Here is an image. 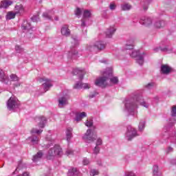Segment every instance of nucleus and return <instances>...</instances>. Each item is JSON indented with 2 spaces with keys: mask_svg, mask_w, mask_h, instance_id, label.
<instances>
[{
  "mask_svg": "<svg viewBox=\"0 0 176 176\" xmlns=\"http://www.w3.org/2000/svg\"><path fill=\"white\" fill-rule=\"evenodd\" d=\"M138 104L144 107V108H149V103L144 101V98L141 93L137 91L131 94V96L124 100L123 112L126 115H135L137 109H138Z\"/></svg>",
  "mask_w": 176,
  "mask_h": 176,
  "instance_id": "nucleus-1",
  "label": "nucleus"
},
{
  "mask_svg": "<svg viewBox=\"0 0 176 176\" xmlns=\"http://www.w3.org/2000/svg\"><path fill=\"white\" fill-rule=\"evenodd\" d=\"M135 43V40H134V38L128 39L122 50L123 52L128 53L130 57L135 58L137 64L139 65H144V58L146 56V54L145 52H141L140 50H134Z\"/></svg>",
  "mask_w": 176,
  "mask_h": 176,
  "instance_id": "nucleus-2",
  "label": "nucleus"
},
{
  "mask_svg": "<svg viewBox=\"0 0 176 176\" xmlns=\"http://www.w3.org/2000/svg\"><path fill=\"white\" fill-rule=\"evenodd\" d=\"M36 121L38 122V127H39V129L33 128L31 130L32 135L28 138V141H30L32 145H38V144H39L41 138L38 135L43 131L42 129L45 127V124H46L47 120L43 116H40L36 119ZM35 134H37L38 135H36Z\"/></svg>",
  "mask_w": 176,
  "mask_h": 176,
  "instance_id": "nucleus-3",
  "label": "nucleus"
},
{
  "mask_svg": "<svg viewBox=\"0 0 176 176\" xmlns=\"http://www.w3.org/2000/svg\"><path fill=\"white\" fill-rule=\"evenodd\" d=\"M112 74H113V69H112V67H107L102 73V75H103V76L99 77L96 80V86L102 88L107 87L108 86V82H107V80H108V78H111V76H112Z\"/></svg>",
  "mask_w": 176,
  "mask_h": 176,
  "instance_id": "nucleus-4",
  "label": "nucleus"
},
{
  "mask_svg": "<svg viewBox=\"0 0 176 176\" xmlns=\"http://www.w3.org/2000/svg\"><path fill=\"white\" fill-rule=\"evenodd\" d=\"M63 155V148L59 145H55L51 148L47 154V159H52L55 156H61Z\"/></svg>",
  "mask_w": 176,
  "mask_h": 176,
  "instance_id": "nucleus-5",
  "label": "nucleus"
},
{
  "mask_svg": "<svg viewBox=\"0 0 176 176\" xmlns=\"http://www.w3.org/2000/svg\"><path fill=\"white\" fill-rule=\"evenodd\" d=\"M138 135H140L138 134V131L135 128H134V126L131 125H129L127 126L125 138L128 141H131L133 138H135V137H138Z\"/></svg>",
  "mask_w": 176,
  "mask_h": 176,
  "instance_id": "nucleus-6",
  "label": "nucleus"
},
{
  "mask_svg": "<svg viewBox=\"0 0 176 176\" xmlns=\"http://www.w3.org/2000/svg\"><path fill=\"white\" fill-rule=\"evenodd\" d=\"M6 104L8 111H14L20 107V101L16 97H10Z\"/></svg>",
  "mask_w": 176,
  "mask_h": 176,
  "instance_id": "nucleus-7",
  "label": "nucleus"
},
{
  "mask_svg": "<svg viewBox=\"0 0 176 176\" xmlns=\"http://www.w3.org/2000/svg\"><path fill=\"white\" fill-rule=\"evenodd\" d=\"M96 49H98V50L105 49V43L103 41H96L94 45L89 44L87 47L88 52H96Z\"/></svg>",
  "mask_w": 176,
  "mask_h": 176,
  "instance_id": "nucleus-8",
  "label": "nucleus"
},
{
  "mask_svg": "<svg viewBox=\"0 0 176 176\" xmlns=\"http://www.w3.org/2000/svg\"><path fill=\"white\" fill-rule=\"evenodd\" d=\"M31 23H28L27 21H24L21 25V29L23 32H27L26 36L28 38H34V34H32V30H31Z\"/></svg>",
  "mask_w": 176,
  "mask_h": 176,
  "instance_id": "nucleus-9",
  "label": "nucleus"
},
{
  "mask_svg": "<svg viewBox=\"0 0 176 176\" xmlns=\"http://www.w3.org/2000/svg\"><path fill=\"white\" fill-rule=\"evenodd\" d=\"M82 140L87 144H91V142H94V141H96L94 133H93L91 129L87 130V132L82 136Z\"/></svg>",
  "mask_w": 176,
  "mask_h": 176,
  "instance_id": "nucleus-10",
  "label": "nucleus"
},
{
  "mask_svg": "<svg viewBox=\"0 0 176 176\" xmlns=\"http://www.w3.org/2000/svg\"><path fill=\"white\" fill-rule=\"evenodd\" d=\"M90 17H91V10H83L82 19L81 20V27H86V21H87V19H90Z\"/></svg>",
  "mask_w": 176,
  "mask_h": 176,
  "instance_id": "nucleus-11",
  "label": "nucleus"
},
{
  "mask_svg": "<svg viewBox=\"0 0 176 176\" xmlns=\"http://www.w3.org/2000/svg\"><path fill=\"white\" fill-rule=\"evenodd\" d=\"M69 100V96L67 94L60 96L58 100L59 108H63V107L68 105Z\"/></svg>",
  "mask_w": 176,
  "mask_h": 176,
  "instance_id": "nucleus-12",
  "label": "nucleus"
},
{
  "mask_svg": "<svg viewBox=\"0 0 176 176\" xmlns=\"http://www.w3.org/2000/svg\"><path fill=\"white\" fill-rule=\"evenodd\" d=\"M14 12L18 16H21L25 13V7H24V6L22 4H17L14 7Z\"/></svg>",
  "mask_w": 176,
  "mask_h": 176,
  "instance_id": "nucleus-13",
  "label": "nucleus"
},
{
  "mask_svg": "<svg viewBox=\"0 0 176 176\" xmlns=\"http://www.w3.org/2000/svg\"><path fill=\"white\" fill-rule=\"evenodd\" d=\"M140 24L144 25V27H149L152 25V19L148 16H143L139 21Z\"/></svg>",
  "mask_w": 176,
  "mask_h": 176,
  "instance_id": "nucleus-14",
  "label": "nucleus"
},
{
  "mask_svg": "<svg viewBox=\"0 0 176 176\" xmlns=\"http://www.w3.org/2000/svg\"><path fill=\"white\" fill-rule=\"evenodd\" d=\"M60 34L63 36L68 37L71 35V30L68 25H63L60 28Z\"/></svg>",
  "mask_w": 176,
  "mask_h": 176,
  "instance_id": "nucleus-15",
  "label": "nucleus"
},
{
  "mask_svg": "<svg viewBox=\"0 0 176 176\" xmlns=\"http://www.w3.org/2000/svg\"><path fill=\"white\" fill-rule=\"evenodd\" d=\"M43 80L44 82V83H43V88L45 92L48 91V90L50 89V87L53 86V81L48 78L43 79Z\"/></svg>",
  "mask_w": 176,
  "mask_h": 176,
  "instance_id": "nucleus-16",
  "label": "nucleus"
},
{
  "mask_svg": "<svg viewBox=\"0 0 176 176\" xmlns=\"http://www.w3.org/2000/svg\"><path fill=\"white\" fill-rule=\"evenodd\" d=\"M173 71V68L168 65H161V74L164 75H168Z\"/></svg>",
  "mask_w": 176,
  "mask_h": 176,
  "instance_id": "nucleus-17",
  "label": "nucleus"
},
{
  "mask_svg": "<svg viewBox=\"0 0 176 176\" xmlns=\"http://www.w3.org/2000/svg\"><path fill=\"white\" fill-rule=\"evenodd\" d=\"M0 82H2L3 83H5L6 85H8L9 83V77L6 74H5V72L3 70L0 69Z\"/></svg>",
  "mask_w": 176,
  "mask_h": 176,
  "instance_id": "nucleus-18",
  "label": "nucleus"
},
{
  "mask_svg": "<svg viewBox=\"0 0 176 176\" xmlns=\"http://www.w3.org/2000/svg\"><path fill=\"white\" fill-rule=\"evenodd\" d=\"M90 84L82 83V82H76L74 86V89H90Z\"/></svg>",
  "mask_w": 176,
  "mask_h": 176,
  "instance_id": "nucleus-19",
  "label": "nucleus"
},
{
  "mask_svg": "<svg viewBox=\"0 0 176 176\" xmlns=\"http://www.w3.org/2000/svg\"><path fill=\"white\" fill-rule=\"evenodd\" d=\"M54 14V10L46 11L43 13V17L45 20H52V16Z\"/></svg>",
  "mask_w": 176,
  "mask_h": 176,
  "instance_id": "nucleus-20",
  "label": "nucleus"
},
{
  "mask_svg": "<svg viewBox=\"0 0 176 176\" xmlns=\"http://www.w3.org/2000/svg\"><path fill=\"white\" fill-rule=\"evenodd\" d=\"M116 32V28H115V25L110 26L106 31V36L107 38H111L112 35L115 34Z\"/></svg>",
  "mask_w": 176,
  "mask_h": 176,
  "instance_id": "nucleus-21",
  "label": "nucleus"
},
{
  "mask_svg": "<svg viewBox=\"0 0 176 176\" xmlns=\"http://www.w3.org/2000/svg\"><path fill=\"white\" fill-rule=\"evenodd\" d=\"M153 50L155 52H159L160 50H161V52H166V53H171V52H173V48L170 47L168 46H166L165 47H156L153 49Z\"/></svg>",
  "mask_w": 176,
  "mask_h": 176,
  "instance_id": "nucleus-22",
  "label": "nucleus"
},
{
  "mask_svg": "<svg viewBox=\"0 0 176 176\" xmlns=\"http://www.w3.org/2000/svg\"><path fill=\"white\" fill-rule=\"evenodd\" d=\"M67 58H78V51H76V50H75L74 48H71V50L68 53Z\"/></svg>",
  "mask_w": 176,
  "mask_h": 176,
  "instance_id": "nucleus-23",
  "label": "nucleus"
},
{
  "mask_svg": "<svg viewBox=\"0 0 176 176\" xmlns=\"http://www.w3.org/2000/svg\"><path fill=\"white\" fill-rule=\"evenodd\" d=\"M43 157V151H39L38 152H37L36 154L33 155L32 162L34 163H36V162H39V160H41V159H42Z\"/></svg>",
  "mask_w": 176,
  "mask_h": 176,
  "instance_id": "nucleus-24",
  "label": "nucleus"
},
{
  "mask_svg": "<svg viewBox=\"0 0 176 176\" xmlns=\"http://www.w3.org/2000/svg\"><path fill=\"white\" fill-rule=\"evenodd\" d=\"M10 80L12 82H16L15 84H14L15 87H19V86H20V85H21L20 81H19L20 78H19L16 75L11 74L10 76Z\"/></svg>",
  "mask_w": 176,
  "mask_h": 176,
  "instance_id": "nucleus-25",
  "label": "nucleus"
},
{
  "mask_svg": "<svg viewBox=\"0 0 176 176\" xmlns=\"http://www.w3.org/2000/svg\"><path fill=\"white\" fill-rule=\"evenodd\" d=\"M87 116V114L86 112L77 113H76V118H74V120H76V122H80L83 118H86Z\"/></svg>",
  "mask_w": 176,
  "mask_h": 176,
  "instance_id": "nucleus-26",
  "label": "nucleus"
},
{
  "mask_svg": "<svg viewBox=\"0 0 176 176\" xmlns=\"http://www.w3.org/2000/svg\"><path fill=\"white\" fill-rule=\"evenodd\" d=\"M73 129L71 127L67 128L66 129V140L67 141V142H69V141H71V138H72V131H73Z\"/></svg>",
  "mask_w": 176,
  "mask_h": 176,
  "instance_id": "nucleus-27",
  "label": "nucleus"
},
{
  "mask_svg": "<svg viewBox=\"0 0 176 176\" xmlns=\"http://www.w3.org/2000/svg\"><path fill=\"white\" fill-rule=\"evenodd\" d=\"M146 124V122L145 120H140L138 124V131L142 133L144 130H145V126Z\"/></svg>",
  "mask_w": 176,
  "mask_h": 176,
  "instance_id": "nucleus-28",
  "label": "nucleus"
},
{
  "mask_svg": "<svg viewBox=\"0 0 176 176\" xmlns=\"http://www.w3.org/2000/svg\"><path fill=\"white\" fill-rule=\"evenodd\" d=\"M13 4V1L10 0H4L1 1V7L3 8L4 9H6L7 8H9L10 5Z\"/></svg>",
  "mask_w": 176,
  "mask_h": 176,
  "instance_id": "nucleus-29",
  "label": "nucleus"
},
{
  "mask_svg": "<svg viewBox=\"0 0 176 176\" xmlns=\"http://www.w3.org/2000/svg\"><path fill=\"white\" fill-rule=\"evenodd\" d=\"M133 6L130 5L129 3H124L121 5V10L126 12L129 10H131Z\"/></svg>",
  "mask_w": 176,
  "mask_h": 176,
  "instance_id": "nucleus-30",
  "label": "nucleus"
},
{
  "mask_svg": "<svg viewBox=\"0 0 176 176\" xmlns=\"http://www.w3.org/2000/svg\"><path fill=\"white\" fill-rule=\"evenodd\" d=\"M78 45H79V38H78V36H72V47H76V46H78Z\"/></svg>",
  "mask_w": 176,
  "mask_h": 176,
  "instance_id": "nucleus-31",
  "label": "nucleus"
},
{
  "mask_svg": "<svg viewBox=\"0 0 176 176\" xmlns=\"http://www.w3.org/2000/svg\"><path fill=\"white\" fill-rule=\"evenodd\" d=\"M153 176H162V173L159 171V166L154 165L153 166Z\"/></svg>",
  "mask_w": 176,
  "mask_h": 176,
  "instance_id": "nucleus-32",
  "label": "nucleus"
},
{
  "mask_svg": "<svg viewBox=\"0 0 176 176\" xmlns=\"http://www.w3.org/2000/svg\"><path fill=\"white\" fill-rule=\"evenodd\" d=\"M16 14H17L15 12H13V11L8 12L6 16V20H12L14 19Z\"/></svg>",
  "mask_w": 176,
  "mask_h": 176,
  "instance_id": "nucleus-33",
  "label": "nucleus"
},
{
  "mask_svg": "<svg viewBox=\"0 0 176 176\" xmlns=\"http://www.w3.org/2000/svg\"><path fill=\"white\" fill-rule=\"evenodd\" d=\"M79 172L76 168H73L69 170L68 176H78Z\"/></svg>",
  "mask_w": 176,
  "mask_h": 176,
  "instance_id": "nucleus-34",
  "label": "nucleus"
},
{
  "mask_svg": "<svg viewBox=\"0 0 176 176\" xmlns=\"http://www.w3.org/2000/svg\"><path fill=\"white\" fill-rule=\"evenodd\" d=\"M165 24L166 23H165L164 21H158L155 22V27L156 28H162V27H164Z\"/></svg>",
  "mask_w": 176,
  "mask_h": 176,
  "instance_id": "nucleus-35",
  "label": "nucleus"
},
{
  "mask_svg": "<svg viewBox=\"0 0 176 176\" xmlns=\"http://www.w3.org/2000/svg\"><path fill=\"white\" fill-rule=\"evenodd\" d=\"M82 13H83V10L79 8H77L74 11V14L80 19V16H82Z\"/></svg>",
  "mask_w": 176,
  "mask_h": 176,
  "instance_id": "nucleus-36",
  "label": "nucleus"
},
{
  "mask_svg": "<svg viewBox=\"0 0 176 176\" xmlns=\"http://www.w3.org/2000/svg\"><path fill=\"white\" fill-rule=\"evenodd\" d=\"M47 141H48L49 142H50V144H47L45 146L47 148H50L52 146V145H53V144H54V138H53V137L51 138H47Z\"/></svg>",
  "mask_w": 176,
  "mask_h": 176,
  "instance_id": "nucleus-37",
  "label": "nucleus"
},
{
  "mask_svg": "<svg viewBox=\"0 0 176 176\" xmlns=\"http://www.w3.org/2000/svg\"><path fill=\"white\" fill-rule=\"evenodd\" d=\"M118 82L119 78H118V77H111L110 78V83H111V85H118Z\"/></svg>",
  "mask_w": 176,
  "mask_h": 176,
  "instance_id": "nucleus-38",
  "label": "nucleus"
},
{
  "mask_svg": "<svg viewBox=\"0 0 176 176\" xmlns=\"http://www.w3.org/2000/svg\"><path fill=\"white\" fill-rule=\"evenodd\" d=\"M100 151H101V147L95 146L93 148V155H98V153H100Z\"/></svg>",
  "mask_w": 176,
  "mask_h": 176,
  "instance_id": "nucleus-39",
  "label": "nucleus"
},
{
  "mask_svg": "<svg viewBox=\"0 0 176 176\" xmlns=\"http://www.w3.org/2000/svg\"><path fill=\"white\" fill-rule=\"evenodd\" d=\"M144 87L147 89L148 90H151V89H153L155 87V82H149L146 84Z\"/></svg>",
  "mask_w": 176,
  "mask_h": 176,
  "instance_id": "nucleus-40",
  "label": "nucleus"
},
{
  "mask_svg": "<svg viewBox=\"0 0 176 176\" xmlns=\"http://www.w3.org/2000/svg\"><path fill=\"white\" fill-rule=\"evenodd\" d=\"M96 146L101 148V146H102V139H101V138H97L96 141Z\"/></svg>",
  "mask_w": 176,
  "mask_h": 176,
  "instance_id": "nucleus-41",
  "label": "nucleus"
},
{
  "mask_svg": "<svg viewBox=\"0 0 176 176\" xmlns=\"http://www.w3.org/2000/svg\"><path fill=\"white\" fill-rule=\"evenodd\" d=\"M32 21H33V23H36L38 21H39V14H37L36 15H34L32 17Z\"/></svg>",
  "mask_w": 176,
  "mask_h": 176,
  "instance_id": "nucleus-42",
  "label": "nucleus"
},
{
  "mask_svg": "<svg viewBox=\"0 0 176 176\" xmlns=\"http://www.w3.org/2000/svg\"><path fill=\"white\" fill-rule=\"evenodd\" d=\"M15 50L16 53H23L24 52V49H23V47H21V46L19 45L15 46Z\"/></svg>",
  "mask_w": 176,
  "mask_h": 176,
  "instance_id": "nucleus-43",
  "label": "nucleus"
},
{
  "mask_svg": "<svg viewBox=\"0 0 176 176\" xmlns=\"http://www.w3.org/2000/svg\"><path fill=\"white\" fill-rule=\"evenodd\" d=\"M85 126H87V127H91V126H93V120H87V121L85 122Z\"/></svg>",
  "mask_w": 176,
  "mask_h": 176,
  "instance_id": "nucleus-44",
  "label": "nucleus"
},
{
  "mask_svg": "<svg viewBox=\"0 0 176 176\" xmlns=\"http://www.w3.org/2000/svg\"><path fill=\"white\" fill-rule=\"evenodd\" d=\"M99 173H100L98 172V170H97V169H92V170H91L90 175L91 176L98 175Z\"/></svg>",
  "mask_w": 176,
  "mask_h": 176,
  "instance_id": "nucleus-45",
  "label": "nucleus"
},
{
  "mask_svg": "<svg viewBox=\"0 0 176 176\" xmlns=\"http://www.w3.org/2000/svg\"><path fill=\"white\" fill-rule=\"evenodd\" d=\"M171 116L173 118H175L176 117V106H173L172 107V110H171Z\"/></svg>",
  "mask_w": 176,
  "mask_h": 176,
  "instance_id": "nucleus-46",
  "label": "nucleus"
},
{
  "mask_svg": "<svg viewBox=\"0 0 176 176\" xmlns=\"http://www.w3.org/2000/svg\"><path fill=\"white\" fill-rule=\"evenodd\" d=\"M97 96H98V93H97L96 91H94L89 94V98H94V97H97Z\"/></svg>",
  "mask_w": 176,
  "mask_h": 176,
  "instance_id": "nucleus-47",
  "label": "nucleus"
},
{
  "mask_svg": "<svg viewBox=\"0 0 176 176\" xmlns=\"http://www.w3.org/2000/svg\"><path fill=\"white\" fill-rule=\"evenodd\" d=\"M125 176H137V175L133 171H126L125 172Z\"/></svg>",
  "mask_w": 176,
  "mask_h": 176,
  "instance_id": "nucleus-48",
  "label": "nucleus"
},
{
  "mask_svg": "<svg viewBox=\"0 0 176 176\" xmlns=\"http://www.w3.org/2000/svg\"><path fill=\"white\" fill-rule=\"evenodd\" d=\"M109 9L110 10H115V9H116V4L113 3H111L109 5Z\"/></svg>",
  "mask_w": 176,
  "mask_h": 176,
  "instance_id": "nucleus-49",
  "label": "nucleus"
},
{
  "mask_svg": "<svg viewBox=\"0 0 176 176\" xmlns=\"http://www.w3.org/2000/svg\"><path fill=\"white\" fill-rule=\"evenodd\" d=\"M90 163V160H89V159L87 158H84L82 160V164H84V166H87V164H89Z\"/></svg>",
  "mask_w": 176,
  "mask_h": 176,
  "instance_id": "nucleus-50",
  "label": "nucleus"
},
{
  "mask_svg": "<svg viewBox=\"0 0 176 176\" xmlns=\"http://www.w3.org/2000/svg\"><path fill=\"white\" fill-rule=\"evenodd\" d=\"M174 151V148H173V147L171 146H168L166 150V153H171V152H173Z\"/></svg>",
  "mask_w": 176,
  "mask_h": 176,
  "instance_id": "nucleus-51",
  "label": "nucleus"
},
{
  "mask_svg": "<svg viewBox=\"0 0 176 176\" xmlns=\"http://www.w3.org/2000/svg\"><path fill=\"white\" fill-rule=\"evenodd\" d=\"M74 153V151L72 149H67L66 151V154L67 156H69L70 155H72Z\"/></svg>",
  "mask_w": 176,
  "mask_h": 176,
  "instance_id": "nucleus-52",
  "label": "nucleus"
},
{
  "mask_svg": "<svg viewBox=\"0 0 176 176\" xmlns=\"http://www.w3.org/2000/svg\"><path fill=\"white\" fill-rule=\"evenodd\" d=\"M84 76H85V72H80V76H79L80 80H82V79H83Z\"/></svg>",
  "mask_w": 176,
  "mask_h": 176,
  "instance_id": "nucleus-53",
  "label": "nucleus"
},
{
  "mask_svg": "<svg viewBox=\"0 0 176 176\" xmlns=\"http://www.w3.org/2000/svg\"><path fill=\"white\" fill-rule=\"evenodd\" d=\"M170 123H171L172 124H175V123H176V119L175 118H171L170 120Z\"/></svg>",
  "mask_w": 176,
  "mask_h": 176,
  "instance_id": "nucleus-54",
  "label": "nucleus"
},
{
  "mask_svg": "<svg viewBox=\"0 0 176 176\" xmlns=\"http://www.w3.org/2000/svg\"><path fill=\"white\" fill-rule=\"evenodd\" d=\"M100 61V63H103L104 64H107L108 63V60H101Z\"/></svg>",
  "mask_w": 176,
  "mask_h": 176,
  "instance_id": "nucleus-55",
  "label": "nucleus"
},
{
  "mask_svg": "<svg viewBox=\"0 0 176 176\" xmlns=\"http://www.w3.org/2000/svg\"><path fill=\"white\" fill-rule=\"evenodd\" d=\"M144 10H148V5L143 6Z\"/></svg>",
  "mask_w": 176,
  "mask_h": 176,
  "instance_id": "nucleus-56",
  "label": "nucleus"
},
{
  "mask_svg": "<svg viewBox=\"0 0 176 176\" xmlns=\"http://www.w3.org/2000/svg\"><path fill=\"white\" fill-rule=\"evenodd\" d=\"M146 3H151V2H153V0H146Z\"/></svg>",
  "mask_w": 176,
  "mask_h": 176,
  "instance_id": "nucleus-57",
  "label": "nucleus"
},
{
  "mask_svg": "<svg viewBox=\"0 0 176 176\" xmlns=\"http://www.w3.org/2000/svg\"><path fill=\"white\" fill-rule=\"evenodd\" d=\"M154 99L156 100V101H159V96H155L154 98Z\"/></svg>",
  "mask_w": 176,
  "mask_h": 176,
  "instance_id": "nucleus-58",
  "label": "nucleus"
},
{
  "mask_svg": "<svg viewBox=\"0 0 176 176\" xmlns=\"http://www.w3.org/2000/svg\"><path fill=\"white\" fill-rule=\"evenodd\" d=\"M172 163H173V164H175L176 165V160H174L172 161Z\"/></svg>",
  "mask_w": 176,
  "mask_h": 176,
  "instance_id": "nucleus-59",
  "label": "nucleus"
},
{
  "mask_svg": "<svg viewBox=\"0 0 176 176\" xmlns=\"http://www.w3.org/2000/svg\"><path fill=\"white\" fill-rule=\"evenodd\" d=\"M15 171H16V173H19V167L16 168Z\"/></svg>",
  "mask_w": 176,
  "mask_h": 176,
  "instance_id": "nucleus-60",
  "label": "nucleus"
},
{
  "mask_svg": "<svg viewBox=\"0 0 176 176\" xmlns=\"http://www.w3.org/2000/svg\"><path fill=\"white\" fill-rule=\"evenodd\" d=\"M55 20H56V21H58V17H56V18H55Z\"/></svg>",
  "mask_w": 176,
  "mask_h": 176,
  "instance_id": "nucleus-61",
  "label": "nucleus"
}]
</instances>
